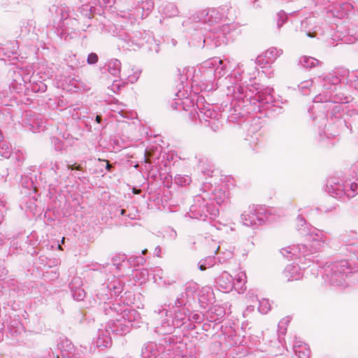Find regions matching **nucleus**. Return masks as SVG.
<instances>
[{
	"label": "nucleus",
	"mask_w": 358,
	"mask_h": 358,
	"mask_svg": "<svg viewBox=\"0 0 358 358\" xmlns=\"http://www.w3.org/2000/svg\"><path fill=\"white\" fill-rule=\"evenodd\" d=\"M87 62L89 64H94L98 62V56L96 53H90L88 57Z\"/></svg>",
	"instance_id": "f257e3e1"
},
{
	"label": "nucleus",
	"mask_w": 358,
	"mask_h": 358,
	"mask_svg": "<svg viewBox=\"0 0 358 358\" xmlns=\"http://www.w3.org/2000/svg\"><path fill=\"white\" fill-rule=\"evenodd\" d=\"M151 155V154L150 152H146L145 154V159H144V162L145 163H149L150 164V156Z\"/></svg>",
	"instance_id": "20e7f679"
},
{
	"label": "nucleus",
	"mask_w": 358,
	"mask_h": 358,
	"mask_svg": "<svg viewBox=\"0 0 358 358\" xmlns=\"http://www.w3.org/2000/svg\"><path fill=\"white\" fill-rule=\"evenodd\" d=\"M57 358H59V357H57Z\"/></svg>",
	"instance_id": "f8f14e48"
},
{
	"label": "nucleus",
	"mask_w": 358,
	"mask_h": 358,
	"mask_svg": "<svg viewBox=\"0 0 358 358\" xmlns=\"http://www.w3.org/2000/svg\"><path fill=\"white\" fill-rule=\"evenodd\" d=\"M68 169L71 170H78L81 171L83 169L82 166L80 165H76V164H68Z\"/></svg>",
	"instance_id": "7ed1b4c3"
},
{
	"label": "nucleus",
	"mask_w": 358,
	"mask_h": 358,
	"mask_svg": "<svg viewBox=\"0 0 358 358\" xmlns=\"http://www.w3.org/2000/svg\"><path fill=\"white\" fill-rule=\"evenodd\" d=\"M296 352L300 358H308L310 352L307 350V352H301V350H296Z\"/></svg>",
	"instance_id": "f03ea898"
},
{
	"label": "nucleus",
	"mask_w": 358,
	"mask_h": 358,
	"mask_svg": "<svg viewBox=\"0 0 358 358\" xmlns=\"http://www.w3.org/2000/svg\"><path fill=\"white\" fill-rule=\"evenodd\" d=\"M133 192H134L135 194H140V192H141V189H136V188H134V189H133Z\"/></svg>",
	"instance_id": "39448f33"
},
{
	"label": "nucleus",
	"mask_w": 358,
	"mask_h": 358,
	"mask_svg": "<svg viewBox=\"0 0 358 358\" xmlns=\"http://www.w3.org/2000/svg\"><path fill=\"white\" fill-rule=\"evenodd\" d=\"M101 116H100V115H96V122L100 123V122H101Z\"/></svg>",
	"instance_id": "423d86ee"
},
{
	"label": "nucleus",
	"mask_w": 358,
	"mask_h": 358,
	"mask_svg": "<svg viewBox=\"0 0 358 358\" xmlns=\"http://www.w3.org/2000/svg\"><path fill=\"white\" fill-rule=\"evenodd\" d=\"M64 240H65V238L63 237L62 239V243H64Z\"/></svg>",
	"instance_id": "1a4fd4ad"
},
{
	"label": "nucleus",
	"mask_w": 358,
	"mask_h": 358,
	"mask_svg": "<svg viewBox=\"0 0 358 358\" xmlns=\"http://www.w3.org/2000/svg\"><path fill=\"white\" fill-rule=\"evenodd\" d=\"M199 268L201 271H205L206 270V266L204 265H201L199 266Z\"/></svg>",
	"instance_id": "6e6552de"
},
{
	"label": "nucleus",
	"mask_w": 358,
	"mask_h": 358,
	"mask_svg": "<svg viewBox=\"0 0 358 358\" xmlns=\"http://www.w3.org/2000/svg\"><path fill=\"white\" fill-rule=\"evenodd\" d=\"M111 167H112V165H111L108 162H107L106 169H107L108 171H110V169H111Z\"/></svg>",
	"instance_id": "0eeeda50"
},
{
	"label": "nucleus",
	"mask_w": 358,
	"mask_h": 358,
	"mask_svg": "<svg viewBox=\"0 0 358 358\" xmlns=\"http://www.w3.org/2000/svg\"><path fill=\"white\" fill-rule=\"evenodd\" d=\"M58 249H59V250H62V246L59 245V246H58Z\"/></svg>",
	"instance_id": "9d476101"
},
{
	"label": "nucleus",
	"mask_w": 358,
	"mask_h": 358,
	"mask_svg": "<svg viewBox=\"0 0 358 358\" xmlns=\"http://www.w3.org/2000/svg\"><path fill=\"white\" fill-rule=\"evenodd\" d=\"M146 252H147V250H143V254H145Z\"/></svg>",
	"instance_id": "9b49d317"
}]
</instances>
